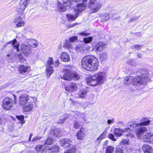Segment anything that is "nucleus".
Wrapping results in <instances>:
<instances>
[{
	"label": "nucleus",
	"instance_id": "f257e3e1",
	"mask_svg": "<svg viewBox=\"0 0 153 153\" xmlns=\"http://www.w3.org/2000/svg\"><path fill=\"white\" fill-rule=\"evenodd\" d=\"M149 72L146 69H140L137 71V76L126 77L124 80V84L126 86H129L131 84L138 85L145 84L149 80Z\"/></svg>",
	"mask_w": 153,
	"mask_h": 153
},
{
	"label": "nucleus",
	"instance_id": "f03ea898",
	"mask_svg": "<svg viewBox=\"0 0 153 153\" xmlns=\"http://www.w3.org/2000/svg\"><path fill=\"white\" fill-rule=\"evenodd\" d=\"M99 65L97 59L92 56H84L82 60V68L88 71H96L98 68Z\"/></svg>",
	"mask_w": 153,
	"mask_h": 153
},
{
	"label": "nucleus",
	"instance_id": "7ed1b4c3",
	"mask_svg": "<svg viewBox=\"0 0 153 153\" xmlns=\"http://www.w3.org/2000/svg\"><path fill=\"white\" fill-rule=\"evenodd\" d=\"M105 79V73L100 72L88 78L87 82L88 85L90 86H95L98 84H102Z\"/></svg>",
	"mask_w": 153,
	"mask_h": 153
},
{
	"label": "nucleus",
	"instance_id": "20e7f679",
	"mask_svg": "<svg viewBox=\"0 0 153 153\" xmlns=\"http://www.w3.org/2000/svg\"><path fill=\"white\" fill-rule=\"evenodd\" d=\"M13 98H6L3 101L2 106L3 109L6 110L10 109L14 104L16 103V96L13 95Z\"/></svg>",
	"mask_w": 153,
	"mask_h": 153
},
{
	"label": "nucleus",
	"instance_id": "39448f33",
	"mask_svg": "<svg viewBox=\"0 0 153 153\" xmlns=\"http://www.w3.org/2000/svg\"><path fill=\"white\" fill-rule=\"evenodd\" d=\"M102 6L101 2L97 0H90L88 4V7L92 9L93 13L97 12Z\"/></svg>",
	"mask_w": 153,
	"mask_h": 153
},
{
	"label": "nucleus",
	"instance_id": "423d86ee",
	"mask_svg": "<svg viewBox=\"0 0 153 153\" xmlns=\"http://www.w3.org/2000/svg\"><path fill=\"white\" fill-rule=\"evenodd\" d=\"M53 64V62L52 58L49 57L47 61L46 65V76L48 78L50 77L51 75L54 71L53 66L51 65Z\"/></svg>",
	"mask_w": 153,
	"mask_h": 153
},
{
	"label": "nucleus",
	"instance_id": "0eeeda50",
	"mask_svg": "<svg viewBox=\"0 0 153 153\" xmlns=\"http://www.w3.org/2000/svg\"><path fill=\"white\" fill-rule=\"evenodd\" d=\"M30 0H21L20 2L19 8L17 10V12L20 15H22L29 4Z\"/></svg>",
	"mask_w": 153,
	"mask_h": 153
},
{
	"label": "nucleus",
	"instance_id": "6e6552de",
	"mask_svg": "<svg viewBox=\"0 0 153 153\" xmlns=\"http://www.w3.org/2000/svg\"><path fill=\"white\" fill-rule=\"evenodd\" d=\"M87 1V0H83L82 3L77 4L76 8H75L74 10L75 13L79 16V13L85 9L86 5L85 2H86Z\"/></svg>",
	"mask_w": 153,
	"mask_h": 153
},
{
	"label": "nucleus",
	"instance_id": "1a4fd4ad",
	"mask_svg": "<svg viewBox=\"0 0 153 153\" xmlns=\"http://www.w3.org/2000/svg\"><path fill=\"white\" fill-rule=\"evenodd\" d=\"M71 3V0H64L63 4L58 2L57 4L59 11L62 12L65 11L66 9V7L69 6Z\"/></svg>",
	"mask_w": 153,
	"mask_h": 153
},
{
	"label": "nucleus",
	"instance_id": "9d476101",
	"mask_svg": "<svg viewBox=\"0 0 153 153\" xmlns=\"http://www.w3.org/2000/svg\"><path fill=\"white\" fill-rule=\"evenodd\" d=\"M20 48L22 53L26 56H28L30 53L31 49L30 45L22 44Z\"/></svg>",
	"mask_w": 153,
	"mask_h": 153
},
{
	"label": "nucleus",
	"instance_id": "9b49d317",
	"mask_svg": "<svg viewBox=\"0 0 153 153\" xmlns=\"http://www.w3.org/2000/svg\"><path fill=\"white\" fill-rule=\"evenodd\" d=\"M128 139L123 140L121 141L117 147L116 153H123V146L128 144Z\"/></svg>",
	"mask_w": 153,
	"mask_h": 153
},
{
	"label": "nucleus",
	"instance_id": "f8f14e48",
	"mask_svg": "<svg viewBox=\"0 0 153 153\" xmlns=\"http://www.w3.org/2000/svg\"><path fill=\"white\" fill-rule=\"evenodd\" d=\"M140 139L146 143H151L153 141V133L151 132L145 133Z\"/></svg>",
	"mask_w": 153,
	"mask_h": 153
},
{
	"label": "nucleus",
	"instance_id": "ddd939ff",
	"mask_svg": "<svg viewBox=\"0 0 153 153\" xmlns=\"http://www.w3.org/2000/svg\"><path fill=\"white\" fill-rule=\"evenodd\" d=\"M63 74L61 76L62 79L66 80H71L72 79V74L70 69H64L63 70Z\"/></svg>",
	"mask_w": 153,
	"mask_h": 153
},
{
	"label": "nucleus",
	"instance_id": "4468645a",
	"mask_svg": "<svg viewBox=\"0 0 153 153\" xmlns=\"http://www.w3.org/2000/svg\"><path fill=\"white\" fill-rule=\"evenodd\" d=\"M147 131V128L146 127H141L137 128L136 132L137 137L138 138L140 139L142 138V136L144 135L145 132Z\"/></svg>",
	"mask_w": 153,
	"mask_h": 153
},
{
	"label": "nucleus",
	"instance_id": "2eb2a0df",
	"mask_svg": "<svg viewBox=\"0 0 153 153\" xmlns=\"http://www.w3.org/2000/svg\"><path fill=\"white\" fill-rule=\"evenodd\" d=\"M29 100V97L28 95L26 94L22 95L20 97L19 104L21 105H25Z\"/></svg>",
	"mask_w": 153,
	"mask_h": 153
},
{
	"label": "nucleus",
	"instance_id": "dca6fc26",
	"mask_svg": "<svg viewBox=\"0 0 153 153\" xmlns=\"http://www.w3.org/2000/svg\"><path fill=\"white\" fill-rule=\"evenodd\" d=\"M29 71L30 68L27 66L21 65L19 67V73L23 75L28 74L29 72Z\"/></svg>",
	"mask_w": 153,
	"mask_h": 153
},
{
	"label": "nucleus",
	"instance_id": "f3484780",
	"mask_svg": "<svg viewBox=\"0 0 153 153\" xmlns=\"http://www.w3.org/2000/svg\"><path fill=\"white\" fill-rule=\"evenodd\" d=\"M129 128H126L123 130H121L120 128H115L114 130V132L115 136L120 137L122 135L124 132H126L128 131Z\"/></svg>",
	"mask_w": 153,
	"mask_h": 153
},
{
	"label": "nucleus",
	"instance_id": "a211bd4d",
	"mask_svg": "<svg viewBox=\"0 0 153 153\" xmlns=\"http://www.w3.org/2000/svg\"><path fill=\"white\" fill-rule=\"evenodd\" d=\"M77 85L74 83H71L68 86L65 87V90L68 92H74L76 91L77 89Z\"/></svg>",
	"mask_w": 153,
	"mask_h": 153
},
{
	"label": "nucleus",
	"instance_id": "6ab92c4d",
	"mask_svg": "<svg viewBox=\"0 0 153 153\" xmlns=\"http://www.w3.org/2000/svg\"><path fill=\"white\" fill-rule=\"evenodd\" d=\"M14 22L16 24V26L18 27L24 26L25 24V22L22 20L21 16L17 17L14 20Z\"/></svg>",
	"mask_w": 153,
	"mask_h": 153
},
{
	"label": "nucleus",
	"instance_id": "aec40b11",
	"mask_svg": "<svg viewBox=\"0 0 153 153\" xmlns=\"http://www.w3.org/2000/svg\"><path fill=\"white\" fill-rule=\"evenodd\" d=\"M61 145L64 147H69L72 143V141L70 139H61L60 140Z\"/></svg>",
	"mask_w": 153,
	"mask_h": 153
},
{
	"label": "nucleus",
	"instance_id": "412c9836",
	"mask_svg": "<svg viewBox=\"0 0 153 153\" xmlns=\"http://www.w3.org/2000/svg\"><path fill=\"white\" fill-rule=\"evenodd\" d=\"M142 149L144 153H153V149L149 145H143L142 147Z\"/></svg>",
	"mask_w": 153,
	"mask_h": 153
},
{
	"label": "nucleus",
	"instance_id": "4be33fe9",
	"mask_svg": "<svg viewBox=\"0 0 153 153\" xmlns=\"http://www.w3.org/2000/svg\"><path fill=\"white\" fill-rule=\"evenodd\" d=\"M63 47L65 49L68 50L70 52L73 49V46L71 43L68 39L65 40Z\"/></svg>",
	"mask_w": 153,
	"mask_h": 153
},
{
	"label": "nucleus",
	"instance_id": "5701e85b",
	"mask_svg": "<svg viewBox=\"0 0 153 153\" xmlns=\"http://www.w3.org/2000/svg\"><path fill=\"white\" fill-rule=\"evenodd\" d=\"M60 57L61 61L64 62H68L70 59L69 55L66 52L62 53Z\"/></svg>",
	"mask_w": 153,
	"mask_h": 153
},
{
	"label": "nucleus",
	"instance_id": "b1692460",
	"mask_svg": "<svg viewBox=\"0 0 153 153\" xmlns=\"http://www.w3.org/2000/svg\"><path fill=\"white\" fill-rule=\"evenodd\" d=\"M50 134L53 135L54 137H59L60 135V129L58 128H55L51 130Z\"/></svg>",
	"mask_w": 153,
	"mask_h": 153
},
{
	"label": "nucleus",
	"instance_id": "393cba45",
	"mask_svg": "<svg viewBox=\"0 0 153 153\" xmlns=\"http://www.w3.org/2000/svg\"><path fill=\"white\" fill-rule=\"evenodd\" d=\"M86 45L83 44L77 45L75 48V50L77 52H82L85 51L87 49Z\"/></svg>",
	"mask_w": 153,
	"mask_h": 153
},
{
	"label": "nucleus",
	"instance_id": "a878e982",
	"mask_svg": "<svg viewBox=\"0 0 153 153\" xmlns=\"http://www.w3.org/2000/svg\"><path fill=\"white\" fill-rule=\"evenodd\" d=\"M138 123H132V122H130L129 123V128H129L128 132H129L130 131H133L135 129H137V128L140 126L139 125H138Z\"/></svg>",
	"mask_w": 153,
	"mask_h": 153
},
{
	"label": "nucleus",
	"instance_id": "bb28decb",
	"mask_svg": "<svg viewBox=\"0 0 153 153\" xmlns=\"http://www.w3.org/2000/svg\"><path fill=\"white\" fill-rule=\"evenodd\" d=\"M150 122V121L147 118L144 117L143 118L140 120V123H138V125H140V126H147Z\"/></svg>",
	"mask_w": 153,
	"mask_h": 153
},
{
	"label": "nucleus",
	"instance_id": "cd10ccee",
	"mask_svg": "<svg viewBox=\"0 0 153 153\" xmlns=\"http://www.w3.org/2000/svg\"><path fill=\"white\" fill-rule=\"evenodd\" d=\"M12 43V45L14 47V48L17 51H19V45L18 43H17V41L16 39H14L13 41H11L10 42H7L6 43L7 45H8Z\"/></svg>",
	"mask_w": 153,
	"mask_h": 153
},
{
	"label": "nucleus",
	"instance_id": "c85d7f7f",
	"mask_svg": "<svg viewBox=\"0 0 153 153\" xmlns=\"http://www.w3.org/2000/svg\"><path fill=\"white\" fill-rule=\"evenodd\" d=\"M105 44L101 42L97 43L95 45V49L96 51H101L105 47Z\"/></svg>",
	"mask_w": 153,
	"mask_h": 153
},
{
	"label": "nucleus",
	"instance_id": "c756f323",
	"mask_svg": "<svg viewBox=\"0 0 153 153\" xmlns=\"http://www.w3.org/2000/svg\"><path fill=\"white\" fill-rule=\"evenodd\" d=\"M27 42L28 43V45H30V47L36 48L37 47L38 45L37 42L33 39H30L27 40Z\"/></svg>",
	"mask_w": 153,
	"mask_h": 153
},
{
	"label": "nucleus",
	"instance_id": "7c9ffc66",
	"mask_svg": "<svg viewBox=\"0 0 153 153\" xmlns=\"http://www.w3.org/2000/svg\"><path fill=\"white\" fill-rule=\"evenodd\" d=\"M33 108V102L32 101H30L28 102L26 106H25L24 109L26 112H27L31 111Z\"/></svg>",
	"mask_w": 153,
	"mask_h": 153
},
{
	"label": "nucleus",
	"instance_id": "2f4dec72",
	"mask_svg": "<svg viewBox=\"0 0 153 153\" xmlns=\"http://www.w3.org/2000/svg\"><path fill=\"white\" fill-rule=\"evenodd\" d=\"M83 129L81 128L76 134V136L78 140H82L85 137V134L82 132Z\"/></svg>",
	"mask_w": 153,
	"mask_h": 153
},
{
	"label": "nucleus",
	"instance_id": "473e14b6",
	"mask_svg": "<svg viewBox=\"0 0 153 153\" xmlns=\"http://www.w3.org/2000/svg\"><path fill=\"white\" fill-rule=\"evenodd\" d=\"M87 91L86 90H81L78 93V97L81 98H85L86 97Z\"/></svg>",
	"mask_w": 153,
	"mask_h": 153
},
{
	"label": "nucleus",
	"instance_id": "72a5a7b5",
	"mask_svg": "<svg viewBox=\"0 0 153 153\" xmlns=\"http://www.w3.org/2000/svg\"><path fill=\"white\" fill-rule=\"evenodd\" d=\"M78 15L75 13V14H68L66 15V17L69 21H74L78 16Z\"/></svg>",
	"mask_w": 153,
	"mask_h": 153
},
{
	"label": "nucleus",
	"instance_id": "f704fd0d",
	"mask_svg": "<svg viewBox=\"0 0 153 153\" xmlns=\"http://www.w3.org/2000/svg\"><path fill=\"white\" fill-rule=\"evenodd\" d=\"M69 117L68 114H66L63 116L61 117L58 121V123L59 124H62L65 121V120Z\"/></svg>",
	"mask_w": 153,
	"mask_h": 153
},
{
	"label": "nucleus",
	"instance_id": "c9c22d12",
	"mask_svg": "<svg viewBox=\"0 0 153 153\" xmlns=\"http://www.w3.org/2000/svg\"><path fill=\"white\" fill-rule=\"evenodd\" d=\"M44 146L39 145L37 146L35 148L36 151L38 153H42L44 151Z\"/></svg>",
	"mask_w": 153,
	"mask_h": 153
},
{
	"label": "nucleus",
	"instance_id": "e433bc0d",
	"mask_svg": "<svg viewBox=\"0 0 153 153\" xmlns=\"http://www.w3.org/2000/svg\"><path fill=\"white\" fill-rule=\"evenodd\" d=\"M114 150V147L111 146L107 147L106 149L105 153H113Z\"/></svg>",
	"mask_w": 153,
	"mask_h": 153
},
{
	"label": "nucleus",
	"instance_id": "4c0bfd02",
	"mask_svg": "<svg viewBox=\"0 0 153 153\" xmlns=\"http://www.w3.org/2000/svg\"><path fill=\"white\" fill-rule=\"evenodd\" d=\"M106 133V131H105L98 137L97 140V141L98 142V143H100V141L105 138Z\"/></svg>",
	"mask_w": 153,
	"mask_h": 153
},
{
	"label": "nucleus",
	"instance_id": "58836bf2",
	"mask_svg": "<svg viewBox=\"0 0 153 153\" xmlns=\"http://www.w3.org/2000/svg\"><path fill=\"white\" fill-rule=\"evenodd\" d=\"M93 39V37L89 36L88 37L84 38L83 39V42L85 43H88L92 41Z\"/></svg>",
	"mask_w": 153,
	"mask_h": 153
},
{
	"label": "nucleus",
	"instance_id": "ea45409f",
	"mask_svg": "<svg viewBox=\"0 0 153 153\" xmlns=\"http://www.w3.org/2000/svg\"><path fill=\"white\" fill-rule=\"evenodd\" d=\"M143 45H140L138 44L132 46L131 48L132 49H135L136 50H138L141 49L143 47Z\"/></svg>",
	"mask_w": 153,
	"mask_h": 153
},
{
	"label": "nucleus",
	"instance_id": "a19ab883",
	"mask_svg": "<svg viewBox=\"0 0 153 153\" xmlns=\"http://www.w3.org/2000/svg\"><path fill=\"white\" fill-rule=\"evenodd\" d=\"M109 18L110 17L108 14L105 13L102 16L101 22L102 21L103 22H104L105 21L108 20Z\"/></svg>",
	"mask_w": 153,
	"mask_h": 153
},
{
	"label": "nucleus",
	"instance_id": "79ce46f5",
	"mask_svg": "<svg viewBox=\"0 0 153 153\" xmlns=\"http://www.w3.org/2000/svg\"><path fill=\"white\" fill-rule=\"evenodd\" d=\"M51 150L52 152H59V148L57 146L54 145L51 147Z\"/></svg>",
	"mask_w": 153,
	"mask_h": 153
},
{
	"label": "nucleus",
	"instance_id": "37998d69",
	"mask_svg": "<svg viewBox=\"0 0 153 153\" xmlns=\"http://www.w3.org/2000/svg\"><path fill=\"white\" fill-rule=\"evenodd\" d=\"M127 63L128 64L133 66H136L137 65L136 63L133 59L128 60L127 61Z\"/></svg>",
	"mask_w": 153,
	"mask_h": 153
},
{
	"label": "nucleus",
	"instance_id": "c03bdc74",
	"mask_svg": "<svg viewBox=\"0 0 153 153\" xmlns=\"http://www.w3.org/2000/svg\"><path fill=\"white\" fill-rule=\"evenodd\" d=\"M76 152V148L75 147H73L69 149L64 153H75Z\"/></svg>",
	"mask_w": 153,
	"mask_h": 153
},
{
	"label": "nucleus",
	"instance_id": "a18cd8bd",
	"mask_svg": "<svg viewBox=\"0 0 153 153\" xmlns=\"http://www.w3.org/2000/svg\"><path fill=\"white\" fill-rule=\"evenodd\" d=\"M53 140L51 138L48 137L47 138L46 140L45 143V145H51L52 144Z\"/></svg>",
	"mask_w": 153,
	"mask_h": 153
},
{
	"label": "nucleus",
	"instance_id": "49530a36",
	"mask_svg": "<svg viewBox=\"0 0 153 153\" xmlns=\"http://www.w3.org/2000/svg\"><path fill=\"white\" fill-rule=\"evenodd\" d=\"M74 79L76 80H79L80 79V76L79 75L76 73L72 74V79Z\"/></svg>",
	"mask_w": 153,
	"mask_h": 153
},
{
	"label": "nucleus",
	"instance_id": "de8ad7c7",
	"mask_svg": "<svg viewBox=\"0 0 153 153\" xmlns=\"http://www.w3.org/2000/svg\"><path fill=\"white\" fill-rule=\"evenodd\" d=\"M78 39L77 37L76 36H74L70 37L69 38L68 40L71 43L74 42L76 41Z\"/></svg>",
	"mask_w": 153,
	"mask_h": 153
},
{
	"label": "nucleus",
	"instance_id": "09e8293b",
	"mask_svg": "<svg viewBox=\"0 0 153 153\" xmlns=\"http://www.w3.org/2000/svg\"><path fill=\"white\" fill-rule=\"evenodd\" d=\"M80 126V123L76 121L74 122V127L76 129H78Z\"/></svg>",
	"mask_w": 153,
	"mask_h": 153
},
{
	"label": "nucleus",
	"instance_id": "8fccbe9b",
	"mask_svg": "<svg viewBox=\"0 0 153 153\" xmlns=\"http://www.w3.org/2000/svg\"><path fill=\"white\" fill-rule=\"evenodd\" d=\"M12 55L11 54H7L6 57V60L9 62H11L12 61Z\"/></svg>",
	"mask_w": 153,
	"mask_h": 153
},
{
	"label": "nucleus",
	"instance_id": "3c124183",
	"mask_svg": "<svg viewBox=\"0 0 153 153\" xmlns=\"http://www.w3.org/2000/svg\"><path fill=\"white\" fill-rule=\"evenodd\" d=\"M100 57L102 60H104L106 59L107 57V54L105 53H102L100 55Z\"/></svg>",
	"mask_w": 153,
	"mask_h": 153
},
{
	"label": "nucleus",
	"instance_id": "603ef678",
	"mask_svg": "<svg viewBox=\"0 0 153 153\" xmlns=\"http://www.w3.org/2000/svg\"><path fill=\"white\" fill-rule=\"evenodd\" d=\"M81 118H82V122H86L88 123L87 122V119L86 118V115L85 114H82L81 115Z\"/></svg>",
	"mask_w": 153,
	"mask_h": 153
},
{
	"label": "nucleus",
	"instance_id": "864d4df0",
	"mask_svg": "<svg viewBox=\"0 0 153 153\" xmlns=\"http://www.w3.org/2000/svg\"><path fill=\"white\" fill-rule=\"evenodd\" d=\"M108 137L113 141H115L116 140V139L114 138V135L111 133H110L109 134Z\"/></svg>",
	"mask_w": 153,
	"mask_h": 153
},
{
	"label": "nucleus",
	"instance_id": "5fc2aeb1",
	"mask_svg": "<svg viewBox=\"0 0 153 153\" xmlns=\"http://www.w3.org/2000/svg\"><path fill=\"white\" fill-rule=\"evenodd\" d=\"M41 138L42 137H36L33 138L32 140V141L34 143L35 142L37 141L40 140Z\"/></svg>",
	"mask_w": 153,
	"mask_h": 153
},
{
	"label": "nucleus",
	"instance_id": "6e6d98bb",
	"mask_svg": "<svg viewBox=\"0 0 153 153\" xmlns=\"http://www.w3.org/2000/svg\"><path fill=\"white\" fill-rule=\"evenodd\" d=\"M79 34L83 36H88L90 34L85 33V32H82L79 33Z\"/></svg>",
	"mask_w": 153,
	"mask_h": 153
},
{
	"label": "nucleus",
	"instance_id": "4d7b16f0",
	"mask_svg": "<svg viewBox=\"0 0 153 153\" xmlns=\"http://www.w3.org/2000/svg\"><path fill=\"white\" fill-rule=\"evenodd\" d=\"M17 55L18 56L20 59V61L21 62H23L24 61L25 59L24 58V57L20 53L19 54H17Z\"/></svg>",
	"mask_w": 153,
	"mask_h": 153
},
{
	"label": "nucleus",
	"instance_id": "13d9d810",
	"mask_svg": "<svg viewBox=\"0 0 153 153\" xmlns=\"http://www.w3.org/2000/svg\"><path fill=\"white\" fill-rule=\"evenodd\" d=\"M139 17H140L138 16L133 17L130 19L129 20V22H130L134 21L136 19H138Z\"/></svg>",
	"mask_w": 153,
	"mask_h": 153
},
{
	"label": "nucleus",
	"instance_id": "bf43d9fd",
	"mask_svg": "<svg viewBox=\"0 0 153 153\" xmlns=\"http://www.w3.org/2000/svg\"><path fill=\"white\" fill-rule=\"evenodd\" d=\"M16 118L19 120L21 121H23L24 119V116L23 115H21L20 116H16Z\"/></svg>",
	"mask_w": 153,
	"mask_h": 153
},
{
	"label": "nucleus",
	"instance_id": "052dcab7",
	"mask_svg": "<svg viewBox=\"0 0 153 153\" xmlns=\"http://www.w3.org/2000/svg\"><path fill=\"white\" fill-rule=\"evenodd\" d=\"M114 119L112 118L111 119H108L107 120V123L108 124L113 123H114Z\"/></svg>",
	"mask_w": 153,
	"mask_h": 153
},
{
	"label": "nucleus",
	"instance_id": "680f3d73",
	"mask_svg": "<svg viewBox=\"0 0 153 153\" xmlns=\"http://www.w3.org/2000/svg\"><path fill=\"white\" fill-rule=\"evenodd\" d=\"M126 136L128 138H132L134 137V135L131 133H129L126 135Z\"/></svg>",
	"mask_w": 153,
	"mask_h": 153
},
{
	"label": "nucleus",
	"instance_id": "e2e57ef3",
	"mask_svg": "<svg viewBox=\"0 0 153 153\" xmlns=\"http://www.w3.org/2000/svg\"><path fill=\"white\" fill-rule=\"evenodd\" d=\"M59 65V62L58 60L56 61L55 63L54 66L55 67H58Z\"/></svg>",
	"mask_w": 153,
	"mask_h": 153
},
{
	"label": "nucleus",
	"instance_id": "0e129e2a",
	"mask_svg": "<svg viewBox=\"0 0 153 153\" xmlns=\"http://www.w3.org/2000/svg\"><path fill=\"white\" fill-rule=\"evenodd\" d=\"M33 135V134H30V137H29V142L31 140V137Z\"/></svg>",
	"mask_w": 153,
	"mask_h": 153
},
{
	"label": "nucleus",
	"instance_id": "69168bd1",
	"mask_svg": "<svg viewBox=\"0 0 153 153\" xmlns=\"http://www.w3.org/2000/svg\"><path fill=\"white\" fill-rule=\"evenodd\" d=\"M142 54L140 53H138V55H137V57L138 58H141L142 57Z\"/></svg>",
	"mask_w": 153,
	"mask_h": 153
},
{
	"label": "nucleus",
	"instance_id": "338daca9",
	"mask_svg": "<svg viewBox=\"0 0 153 153\" xmlns=\"http://www.w3.org/2000/svg\"><path fill=\"white\" fill-rule=\"evenodd\" d=\"M77 23H75L73 25H71V26H70V27H73L74 26H75V25H77Z\"/></svg>",
	"mask_w": 153,
	"mask_h": 153
},
{
	"label": "nucleus",
	"instance_id": "774afa93",
	"mask_svg": "<svg viewBox=\"0 0 153 153\" xmlns=\"http://www.w3.org/2000/svg\"><path fill=\"white\" fill-rule=\"evenodd\" d=\"M108 143V141H106L104 142V144H105V145H106Z\"/></svg>",
	"mask_w": 153,
	"mask_h": 153
}]
</instances>
